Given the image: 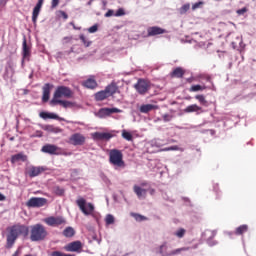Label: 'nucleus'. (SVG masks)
I'll return each instance as SVG.
<instances>
[{"mask_svg":"<svg viewBox=\"0 0 256 256\" xmlns=\"http://www.w3.org/2000/svg\"><path fill=\"white\" fill-rule=\"evenodd\" d=\"M27 237L29 235V227L21 224H15L13 226L6 228V247L7 249H11L13 245H15V241L19 239V237Z\"/></svg>","mask_w":256,"mask_h":256,"instance_id":"nucleus-1","label":"nucleus"},{"mask_svg":"<svg viewBox=\"0 0 256 256\" xmlns=\"http://www.w3.org/2000/svg\"><path fill=\"white\" fill-rule=\"evenodd\" d=\"M109 163L117 169H125V160H123V152L119 149H111L108 153Z\"/></svg>","mask_w":256,"mask_h":256,"instance_id":"nucleus-2","label":"nucleus"},{"mask_svg":"<svg viewBox=\"0 0 256 256\" xmlns=\"http://www.w3.org/2000/svg\"><path fill=\"white\" fill-rule=\"evenodd\" d=\"M30 240L31 241H45L47 237V229L43 224H35L30 227Z\"/></svg>","mask_w":256,"mask_h":256,"instance_id":"nucleus-3","label":"nucleus"},{"mask_svg":"<svg viewBox=\"0 0 256 256\" xmlns=\"http://www.w3.org/2000/svg\"><path fill=\"white\" fill-rule=\"evenodd\" d=\"M119 91V87L115 82H112L108 85L104 90L99 91L95 94L96 101H105V99H109V97H113L115 93Z\"/></svg>","mask_w":256,"mask_h":256,"instance_id":"nucleus-4","label":"nucleus"},{"mask_svg":"<svg viewBox=\"0 0 256 256\" xmlns=\"http://www.w3.org/2000/svg\"><path fill=\"white\" fill-rule=\"evenodd\" d=\"M76 204L78 205L80 211L86 216L93 215V213H95V206L93 203H87V200H85L83 197H79L76 200Z\"/></svg>","mask_w":256,"mask_h":256,"instance_id":"nucleus-5","label":"nucleus"},{"mask_svg":"<svg viewBox=\"0 0 256 256\" xmlns=\"http://www.w3.org/2000/svg\"><path fill=\"white\" fill-rule=\"evenodd\" d=\"M61 97H65V99H71V97H73V90L67 86H58L52 99H61Z\"/></svg>","mask_w":256,"mask_h":256,"instance_id":"nucleus-6","label":"nucleus"},{"mask_svg":"<svg viewBox=\"0 0 256 256\" xmlns=\"http://www.w3.org/2000/svg\"><path fill=\"white\" fill-rule=\"evenodd\" d=\"M134 89L139 93V95H146V93L151 89V82L149 80L140 78L134 85Z\"/></svg>","mask_w":256,"mask_h":256,"instance_id":"nucleus-7","label":"nucleus"},{"mask_svg":"<svg viewBox=\"0 0 256 256\" xmlns=\"http://www.w3.org/2000/svg\"><path fill=\"white\" fill-rule=\"evenodd\" d=\"M87 138L81 133H74L69 137L68 143L74 145L75 147L85 145Z\"/></svg>","mask_w":256,"mask_h":256,"instance_id":"nucleus-8","label":"nucleus"},{"mask_svg":"<svg viewBox=\"0 0 256 256\" xmlns=\"http://www.w3.org/2000/svg\"><path fill=\"white\" fill-rule=\"evenodd\" d=\"M47 205V198L32 197L26 202V207L39 208Z\"/></svg>","mask_w":256,"mask_h":256,"instance_id":"nucleus-9","label":"nucleus"},{"mask_svg":"<svg viewBox=\"0 0 256 256\" xmlns=\"http://www.w3.org/2000/svg\"><path fill=\"white\" fill-rule=\"evenodd\" d=\"M46 225H49L50 227H59V225H65L67 221L65 218L58 216V217H48L45 220Z\"/></svg>","mask_w":256,"mask_h":256,"instance_id":"nucleus-10","label":"nucleus"},{"mask_svg":"<svg viewBox=\"0 0 256 256\" xmlns=\"http://www.w3.org/2000/svg\"><path fill=\"white\" fill-rule=\"evenodd\" d=\"M65 251L70 253H81L83 251V243L81 241H74L64 246Z\"/></svg>","mask_w":256,"mask_h":256,"instance_id":"nucleus-11","label":"nucleus"},{"mask_svg":"<svg viewBox=\"0 0 256 256\" xmlns=\"http://www.w3.org/2000/svg\"><path fill=\"white\" fill-rule=\"evenodd\" d=\"M123 110L119 108H101L98 111L97 117L99 119H105V117H110V115H113V113H122Z\"/></svg>","mask_w":256,"mask_h":256,"instance_id":"nucleus-12","label":"nucleus"},{"mask_svg":"<svg viewBox=\"0 0 256 256\" xmlns=\"http://www.w3.org/2000/svg\"><path fill=\"white\" fill-rule=\"evenodd\" d=\"M51 105H61L64 109H71L73 107H77V103L67 101V100H61V99H52L50 101Z\"/></svg>","mask_w":256,"mask_h":256,"instance_id":"nucleus-13","label":"nucleus"},{"mask_svg":"<svg viewBox=\"0 0 256 256\" xmlns=\"http://www.w3.org/2000/svg\"><path fill=\"white\" fill-rule=\"evenodd\" d=\"M113 137L114 135L109 132H95L92 134L94 141H110Z\"/></svg>","mask_w":256,"mask_h":256,"instance_id":"nucleus-14","label":"nucleus"},{"mask_svg":"<svg viewBox=\"0 0 256 256\" xmlns=\"http://www.w3.org/2000/svg\"><path fill=\"white\" fill-rule=\"evenodd\" d=\"M167 31L159 26H152L147 28L148 37H157V35H164Z\"/></svg>","mask_w":256,"mask_h":256,"instance_id":"nucleus-15","label":"nucleus"},{"mask_svg":"<svg viewBox=\"0 0 256 256\" xmlns=\"http://www.w3.org/2000/svg\"><path fill=\"white\" fill-rule=\"evenodd\" d=\"M59 150L60 148L53 144H46L41 149L42 153H47L48 155H60Z\"/></svg>","mask_w":256,"mask_h":256,"instance_id":"nucleus-16","label":"nucleus"},{"mask_svg":"<svg viewBox=\"0 0 256 256\" xmlns=\"http://www.w3.org/2000/svg\"><path fill=\"white\" fill-rule=\"evenodd\" d=\"M182 251H185V248H178L172 252H167V243H164L159 248V253L162 256H171V255H177L181 253Z\"/></svg>","mask_w":256,"mask_h":256,"instance_id":"nucleus-17","label":"nucleus"},{"mask_svg":"<svg viewBox=\"0 0 256 256\" xmlns=\"http://www.w3.org/2000/svg\"><path fill=\"white\" fill-rule=\"evenodd\" d=\"M45 0H38L36 6L33 9L32 12V21L33 23H37V19L39 17V13H41V7H43V3Z\"/></svg>","mask_w":256,"mask_h":256,"instance_id":"nucleus-18","label":"nucleus"},{"mask_svg":"<svg viewBox=\"0 0 256 256\" xmlns=\"http://www.w3.org/2000/svg\"><path fill=\"white\" fill-rule=\"evenodd\" d=\"M42 89H43L42 101L43 103H47V101H49V97H51V89H53V85L46 83Z\"/></svg>","mask_w":256,"mask_h":256,"instance_id":"nucleus-19","label":"nucleus"},{"mask_svg":"<svg viewBox=\"0 0 256 256\" xmlns=\"http://www.w3.org/2000/svg\"><path fill=\"white\" fill-rule=\"evenodd\" d=\"M10 161L12 165H15V163H20V161L25 163V161H27V155H25L23 152H20L18 154L12 155Z\"/></svg>","mask_w":256,"mask_h":256,"instance_id":"nucleus-20","label":"nucleus"},{"mask_svg":"<svg viewBox=\"0 0 256 256\" xmlns=\"http://www.w3.org/2000/svg\"><path fill=\"white\" fill-rule=\"evenodd\" d=\"M39 117H41V119H56L57 121H65V119L59 117V115L49 112H40Z\"/></svg>","mask_w":256,"mask_h":256,"instance_id":"nucleus-21","label":"nucleus"},{"mask_svg":"<svg viewBox=\"0 0 256 256\" xmlns=\"http://www.w3.org/2000/svg\"><path fill=\"white\" fill-rule=\"evenodd\" d=\"M133 191L137 195L138 199H145V197H147V189H143L139 185H134Z\"/></svg>","mask_w":256,"mask_h":256,"instance_id":"nucleus-22","label":"nucleus"},{"mask_svg":"<svg viewBox=\"0 0 256 256\" xmlns=\"http://www.w3.org/2000/svg\"><path fill=\"white\" fill-rule=\"evenodd\" d=\"M185 75V71L183 70V68L181 67H177L175 68L171 73H170V77L172 79H183Z\"/></svg>","mask_w":256,"mask_h":256,"instance_id":"nucleus-23","label":"nucleus"},{"mask_svg":"<svg viewBox=\"0 0 256 256\" xmlns=\"http://www.w3.org/2000/svg\"><path fill=\"white\" fill-rule=\"evenodd\" d=\"M159 109V106L153 104H143L140 107V113H149L150 111H155Z\"/></svg>","mask_w":256,"mask_h":256,"instance_id":"nucleus-24","label":"nucleus"},{"mask_svg":"<svg viewBox=\"0 0 256 256\" xmlns=\"http://www.w3.org/2000/svg\"><path fill=\"white\" fill-rule=\"evenodd\" d=\"M44 171L45 170L41 167L32 166L28 171V175H29V177H37V176L41 175V173H43Z\"/></svg>","mask_w":256,"mask_h":256,"instance_id":"nucleus-25","label":"nucleus"},{"mask_svg":"<svg viewBox=\"0 0 256 256\" xmlns=\"http://www.w3.org/2000/svg\"><path fill=\"white\" fill-rule=\"evenodd\" d=\"M22 54L23 59H27V57H31V48L27 45V39L24 38L23 44H22Z\"/></svg>","mask_w":256,"mask_h":256,"instance_id":"nucleus-26","label":"nucleus"},{"mask_svg":"<svg viewBox=\"0 0 256 256\" xmlns=\"http://www.w3.org/2000/svg\"><path fill=\"white\" fill-rule=\"evenodd\" d=\"M82 85L83 87H86V89H95L97 87V81L95 78H88Z\"/></svg>","mask_w":256,"mask_h":256,"instance_id":"nucleus-27","label":"nucleus"},{"mask_svg":"<svg viewBox=\"0 0 256 256\" xmlns=\"http://www.w3.org/2000/svg\"><path fill=\"white\" fill-rule=\"evenodd\" d=\"M199 111H203V108L197 104L189 105L184 109V113H199Z\"/></svg>","mask_w":256,"mask_h":256,"instance_id":"nucleus-28","label":"nucleus"},{"mask_svg":"<svg viewBox=\"0 0 256 256\" xmlns=\"http://www.w3.org/2000/svg\"><path fill=\"white\" fill-rule=\"evenodd\" d=\"M247 231H249V226H247V224H243L236 228L235 235H244Z\"/></svg>","mask_w":256,"mask_h":256,"instance_id":"nucleus-29","label":"nucleus"},{"mask_svg":"<svg viewBox=\"0 0 256 256\" xmlns=\"http://www.w3.org/2000/svg\"><path fill=\"white\" fill-rule=\"evenodd\" d=\"M205 89H207V86H205V85L201 86V85L197 84V85H192L190 87L189 91L191 93H197V91H205Z\"/></svg>","mask_w":256,"mask_h":256,"instance_id":"nucleus-30","label":"nucleus"},{"mask_svg":"<svg viewBox=\"0 0 256 256\" xmlns=\"http://www.w3.org/2000/svg\"><path fill=\"white\" fill-rule=\"evenodd\" d=\"M63 235L64 237H73L75 235V229H73L72 227H67L63 231Z\"/></svg>","mask_w":256,"mask_h":256,"instance_id":"nucleus-31","label":"nucleus"},{"mask_svg":"<svg viewBox=\"0 0 256 256\" xmlns=\"http://www.w3.org/2000/svg\"><path fill=\"white\" fill-rule=\"evenodd\" d=\"M79 39L83 43L84 47H90L91 46L92 42L87 40V37H85V34H80Z\"/></svg>","mask_w":256,"mask_h":256,"instance_id":"nucleus-32","label":"nucleus"},{"mask_svg":"<svg viewBox=\"0 0 256 256\" xmlns=\"http://www.w3.org/2000/svg\"><path fill=\"white\" fill-rule=\"evenodd\" d=\"M241 43H243V38L241 37H236V41L232 42V47L233 49H238L241 47Z\"/></svg>","mask_w":256,"mask_h":256,"instance_id":"nucleus-33","label":"nucleus"},{"mask_svg":"<svg viewBox=\"0 0 256 256\" xmlns=\"http://www.w3.org/2000/svg\"><path fill=\"white\" fill-rule=\"evenodd\" d=\"M131 217H134L135 221H139V222L147 221V217L138 213H131Z\"/></svg>","mask_w":256,"mask_h":256,"instance_id":"nucleus-34","label":"nucleus"},{"mask_svg":"<svg viewBox=\"0 0 256 256\" xmlns=\"http://www.w3.org/2000/svg\"><path fill=\"white\" fill-rule=\"evenodd\" d=\"M122 137L123 139H126V141H133V134H131V132H127V130L122 131Z\"/></svg>","mask_w":256,"mask_h":256,"instance_id":"nucleus-35","label":"nucleus"},{"mask_svg":"<svg viewBox=\"0 0 256 256\" xmlns=\"http://www.w3.org/2000/svg\"><path fill=\"white\" fill-rule=\"evenodd\" d=\"M195 99L199 101L200 105H204L205 107H207V99H205L204 95H196Z\"/></svg>","mask_w":256,"mask_h":256,"instance_id":"nucleus-36","label":"nucleus"},{"mask_svg":"<svg viewBox=\"0 0 256 256\" xmlns=\"http://www.w3.org/2000/svg\"><path fill=\"white\" fill-rule=\"evenodd\" d=\"M198 79H204L208 83H211L212 87H215V85H213V81L211 80V76H209L208 74H200L198 75Z\"/></svg>","mask_w":256,"mask_h":256,"instance_id":"nucleus-37","label":"nucleus"},{"mask_svg":"<svg viewBox=\"0 0 256 256\" xmlns=\"http://www.w3.org/2000/svg\"><path fill=\"white\" fill-rule=\"evenodd\" d=\"M106 225H113L115 223V217L113 215L108 214L105 218Z\"/></svg>","mask_w":256,"mask_h":256,"instance_id":"nucleus-38","label":"nucleus"},{"mask_svg":"<svg viewBox=\"0 0 256 256\" xmlns=\"http://www.w3.org/2000/svg\"><path fill=\"white\" fill-rule=\"evenodd\" d=\"M48 131H50V133H63V129L55 126H48Z\"/></svg>","mask_w":256,"mask_h":256,"instance_id":"nucleus-39","label":"nucleus"},{"mask_svg":"<svg viewBox=\"0 0 256 256\" xmlns=\"http://www.w3.org/2000/svg\"><path fill=\"white\" fill-rule=\"evenodd\" d=\"M185 233H186L185 229L180 228L179 230H177V231L175 232V235H176V237H178L179 239H183V237H185Z\"/></svg>","mask_w":256,"mask_h":256,"instance_id":"nucleus-40","label":"nucleus"},{"mask_svg":"<svg viewBox=\"0 0 256 256\" xmlns=\"http://www.w3.org/2000/svg\"><path fill=\"white\" fill-rule=\"evenodd\" d=\"M50 256H75V254H65L61 251H53Z\"/></svg>","mask_w":256,"mask_h":256,"instance_id":"nucleus-41","label":"nucleus"},{"mask_svg":"<svg viewBox=\"0 0 256 256\" xmlns=\"http://www.w3.org/2000/svg\"><path fill=\"white\" fill-rule=\"evenodd\" d=\"M189 9H191V5H189V4H184V5L180 8V13H181V15L185 14L187 11H189Z\"/></svg>","mask_w":256,"mask_h":256,"instance_id":"nucleus-42","label":"nucleus"},{"mask_svg":"<svg viewBox=\"0 0 256 256\" xmlns=\"http://www.w3.org/2000/svg\"><path fill=\"white\" fill-rule=\"evenodd\" d=\"M162 119L165 123H169L173 119V115L170 114H164L162 115Z\"/></svg>","mask_w":256,"mask_h":256,"instance_id":"nucleus-43","label":"nucleus"},{"mask_svg":"<svg viewBox=\"0 0 256 256\" xmlns=\"http://www.w3.org/2000/svg\"><path fill=\"white\" fill-rule=\"evenodd\" d=\"M123 15H125V10L123 8H119L114 14V17H123Z\"/></svg>","mask_w":256,"mask_h":256,"instance_id":"nucleus-44","label":"nucleus"},{"mask_svg":"<svg viewBox=\"0 0 256 256\" xmlns=\"http://www.w3.org/2000/svg\"><path fill=\"white\" fill-rule=\"evenodd\" d=\"M97 31H99V26L97 24L88 28V32H90V33H97Z\"/></svg>","mask_w":256,"mask_h":256,"instance_id":"nucleus-45","label":"nucleus"},{"mask_svg":"<svg viewBox=\"0 0 256 256\" xmlns=\"http://www.w3.org/2000/svg\"><path fill=\"white\" fill-rule=\"evenodd\" d=\"M162 151H179V146L166 147Z\"/></svg>","mask_w":256,"mask_h":256,"instance_id":"nucleus-46","label":"nucleus"},{"mask_svg":"<svg viewBox=\"0 0 256 256\" xmlns=\"http://www.w3.org/2000/svg\"><path fill=\"white\" fill-rule=\"evenodd\" d=\"M247 7H244L242 9H239L236 11L237 15H245V13H247Z\"/></svg>","mask_w":256,"mask_h":256,"instance_id":"nucleus-47","label":"nucleus"},{"mask_svg":"<svg viewBox=\"0 0 256 256\" xmlns=\"http://www.w3.org/2000/svg\"><path fill=\"white\" fill-rule=\"evenodd\" d=\"M201 5H203V2H197V3L193 4V6H192L193 11H195V9H199L201 7Z\"/></svg>","mask_w":256,"mask_h":256,"instance_id":"nucleus-48","label":"nucleus"},{"mask_svg":"<svg viewBox=\"0 0 256 256\" xmlns=\"http://www.w3.org/2000/svg\"><path fill=\"white\" fill-rule=\"evenodd\" d=\"M59 1L60 0H52V2H51L52 9H55V7H57L59 5Z\"/></svg>","mask_w":256,"mask_h":256,"instance_id":"nucleus-49","label":"nucleus"},{"mask_svg":"<svg viewBox=\"0 0 256 256\" xmlns=\"http://www.w3.org/2000/svg\"><path fill=\"white\" fill-rule=\"evenodd\" d=\"M65 193V190L63 188H56V194L57 195H64Z\"/></svg>","mask_w":256,"mask_h":256,"instance_id":"nucleus-50","label":"nucleus"},{"mask_svg":"<svg viewBox=\"0 0 256 256\" xmlns=\"http://www.w3.org/2000/svg\"><path fill=\"white\" fill-rule=\"evenodd\" d=\"M115 16V11L113 10H108L107 13L105 14V17H113Z\"/></svg>","mask_w":256,"mask_h":256,"instance_id":"nucleus-51","label":"nucleus"},{"mask_svg":"<svg viewBox=\"0 0 256 256\" xmlns=\"http://www.w3.org/2000/svg\"><path fill=\"white\" fill-rule=\"evenodd\" d=\"M63 40L65 41V43H70V41H73V37L67 36V37H64Z\"/></svg>","mask_w":256,"mask_h":256,"instance_id":"nucleus-52","label":"nucleus"},{"mask_svg":"<svg viewBox=\"0 0 256 256\" xmlns=\"http://www.w3.org/2000/svg\"><path fill=\"white\" fill-rule=\"evenodd\" d=\"M60 15L63 17V19H69V15H67L65 11H60Z\"/></svg>","mask_w":256,"mask_h":256,"instance_id":"nucleus-53","label":"nucleus"},{"mask_svg":"<svg viewBox=\"0 0 256 256\" xmlns=\"http://www.w3.org/2000/svg\"><path fill=\"white\" fill-rule=\"evenodd\" d=\"M70 25H72V27H73V29H75V31H81V27L75 26V23L70 22Z\"/></svg>","mask_w":256,"mask_h":256,"instance_id":"nucleus-54","label":"nucleus"},{"mask_svg":"<svg viewBox=\"0 0 256 256\" xmlns=\"http://www.w3.org/2000/svg\"><path fill=\"white\" fill-rule=\"evenodd\" d=\"M7 4V0H0V7Z\"/></svg>","mask_w":256,"mask_h":256,"instance_id":"nucleus-55","label":"nucleus"},{"mask_svg":"<svg viewBox=\"0 0 256 256\" xmlns=\"http://www.w3.org/2000/svg\"><path fill=\"white\" fill-rule=\"evenodd\" d=\"M7 197L0 193V201H6Z\"/></svg>","mask_w":256,"mask_h":256,"instance_id":"nucleus-56","label":"nucleus"},{"mask_svg":"<svg viewBox=\"0 0 256 256\" xmlns=\"http://www.w3.org/2000/svg\"><path fill=\"white\" fill-rule=\"evenodd\" d=\"M141 187H147V182H142Z\"/></svg>","mask_w":256,"mask_h":256,"instance_id":"nucleus-57","label":"nucleus"},{"mask_svg":"<svg viewBox=\"0 0 256 256\" xmlns=\"http://www.w3.org/2000/svg\"><path fill=\"white\" fill-rule=\"evenodd\" d=\"M155 193V189L150 190V194L153 195Z\"/></svg>","mask_w":256,"mask_h":256,"instance_id":"nucleus-58","label":"nucleus"},{"mask_svg":"<svg viewBox=\"0 0 256 256\" xmlns=\"http://www.w3.org/2000/svg\"><path fill=\"white\" fill-rule=\"evenodd\" d=\"M186 99L189 101V99H191V96H189V97H186Z\"/></svg>","mask_w":256,"mask_h":256,"instance_id":"nucleus-59","label":"nucleus"}]
</instances>
